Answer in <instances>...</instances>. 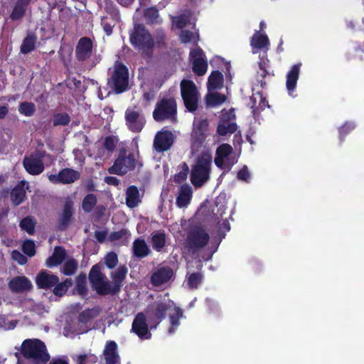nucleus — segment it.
Segmentation results:
<instances>
[{
    "label": "nucleus",
    "mask_w": 364,
    "mask_h": 364,
    "mask_svg": "<svg viewBox=\"0 0 364 364\" xmlns=\"http://www.w3.org/2000/svg\"><path fill=\"white\" fill-rule=\"evenodd\" d=\"M166 316H168L170 323L168 332L169 334H173L181 325V320L183 318V315L181 309L167 298L150 306L146 314L139 313L132 323V329L140 338L149 339L151 334L149 331L146 319L150 323H154L156 327Z\"/></svg>",
    "instance_id": "obj_1"
},
{
    "label": "nucleus",
    "mask_w": 364,
    "mask_h": 364,
    "mask_svg": "<svg viewBox=\"0 0 364 364\" xmlns=\"http://www.w3.org/2000/svg\"><path fill=\"white\" fill-rule=\"evenodd\" d=\"M211 164V154L209 150H205L192 168L191 181L193 186L200 187L209 179Z\"/></svg>",
    "instance_id": "obj_2"
},
{
    "label": "nucleus",
    "mask_w": 364,
    "mask_h": 364,
    "mask_svg": "<svg viewBox=\"0 0 364 364\" xmlns=\"http://www.w3.org/2000/svg\"><path fill=\"white\" fill-rule=\"evenodd\" d=\"M21 352L24 357L32 359L36 363H46L50 359L46 345L38 339L24 341Z\"/></svg>",
    "instance_id": "obj_3"
},
{
    "label": "nucleus",
    "mask_w": 364,
    "mask_h": 364,
    "mask_svg": "<svg viewBox=\"0 0 364 364\" xmlns=\"http://www.w3.org/2000/svg\"><path fill=\"white\" fill-rule=\"evenodd\" d=\"M130 42L141 54H146L154 44L150 33L139 24L135 25L131 33Z\"/></svg>",
    "instance_id": "obj_4"
},
{
    "label": "nucleus",
    "mask_w": 364,
    "mask_h": 364,
    "mask_svg": "<svg viewBox=\"0 0 364 364\" xmlns=\"http://www.w3.org/2000/svg\"><path fill=\"white\" fill-rule=\"evenodd\" d=\"M141 166L137 153H124L116 159L109 171L110 173L122 175Z\"/></svg>",
    "instance_id": "obj_5"
},
{
    "label": "nucleus",
    "mask_w": 364,
    "mask_h": 364,
    "mask_svg": "<svg viewBox=\"0 0 364 364\" xmlns=\"http://www.w3.org/2000/svg\"><path fill=\"white\" fill-rule=\"evenodd\" d=\"M154 119L157 122L168 119L176 120V103L173 98L163 99L156 105L153 113Z\"/></svg>",
    "instance_id": "obj_6"
},
{
    "label": "nucleus",
    "mask_w": 364,
    "mask_h": 364,
    "mask_svg": "<svg viewBox=\"0 0 364 364\" xmlns=\"http://www.w3.org/2000/svg\"><path fill=\"white\" fill-rule=\"evenodd\" d=\"M181 96L184 105L190 112L195 111L198 107L199 93L195 83L188 80H183L181 82Z\"/></svg>",
    "instance_id": "obj_7"
},
{
    "label": "nucleus",
    "mask_w": 364,
    "mask_h": 364,
    "mask_svg": "<svg viewBox=\"0 0 364 364\" xmlns=\"http://www.w3.org/2000/svg\"><path fill=\"white\" fill-rule=\"evenodd\" d=\"M90 281L92 288L100 294L114 293L112 284L106 280L105 276L101 272L100 267L95 265L90 270L89 274Z\"/></svg>",
    "instance_id": "obj_8"
},
{
    "label": "nucleus",
    "mask_w": 364,
    "mask_h": 364,
    "mask_svg": "<svg viewBox=\"0 0 364 364\" xmlns=\"http://www.w3.org/2000/svg\"><path fill=\"white\" fill-rule=\"evenodd\" d=\"M128 82L129 74L127 68L121 63H116L109 84L112 85L115 92L121 93L127 88Z\"/></svg>",
    "instance_id": "obj_9"
},
{
    "label": "nucleus",
    "mask_w": 364,
    "mask_h": 364,
    "mask_svg": "<svg viewBox=\"0 0 364 364\" xmlns=\"http://www.w3.org/2000/svg\"><path fill=\"white\" fill-rule=\"evenodd\" d=\"M105 15L102 17V26L107 35L112 33V28L119 21L120 15L116 5L111 0H106L104 6Z\"/></svg>",
    "instance_id": "obj_10"
},
{
    "label": "nucleus",
    "mask_w": 364,
    "mask_h": 364,
    "mask_svg": "<svg viewBox=\"0 0 364 364\" xmlns=\"http://www.w3.org/2000/svg\"><path fill=\"white\" fill-rule=\"evenodd\" d=\"M232 149L229 144L220 145L216 151L215 165L224 171H229L235 163V159L232 156Z\"/></svg>",
    "instance_id": "obj_11"
},
{
    "label": "nucleus",
    "mask_w": 364,
    "mask_h": 364,
    "mask_svg": "<svg viewBox=\"0 0 364 364\" xmlns=\"http://www.w3.org/2000/svg\"><path fill=\"white\" fill-rule=\"evenodd\" d=\"M174 272L168 267H161L154 272L151 282L156 287H166L173 280Z\"/></svg>",
    "instance_id": "obj_12"
},
{
    "label": "nucleus",
    "mask_w": 364,
    "mask_h": 364,
    "mask_svg": "<svg viewBox=\"0 0 364 364\" xmlns=\"http://www.w3.org/2000/svg\"><path fill=\"white\" fill-rule=\"evenodd\" d=\"M209 240L208 234L202 228L192 230L187 238V246L190 250H196L205 246Z\"/></svg>",
    "instance_id": "obj_13"
},
{
    "label": "nucleus",
    "mask_w": 364,
    "mask_h": 364,
    "mask_svg": "<svg viewBox=\"0 0 364 364\" xmlns=\"http://www.w3.org/2000/svg\"><path fill=\"white\" fill-rule=\"evenodd\" d=\"M190 58L192 62L193 71L198 75H203L207 72L208 63L203 50L196 48L191 51Z\"/></svg>",
    "instance_id": "obj_14"
},
{
    "label": "nucleus",
    "mask_w": 364,
    "mask_h": 364,
    "mask_svg": "<svg viewBox=\"0 0 364 364\" xmlns=\"http://www.w3.org/2000/svg\"><path fill=\"white\" fill-rule=\"evenodd\" d=\"M208 126L206 119L195 120L193 122V130L192 133V149L197 151V149L202 145L205 139V132Z\"/></svg>",
    "instance_id": "obj_15"
},
{
    "label": "nucleus",
    "mask_w": 364,
    "mask_h": 364,
    "mask_svg": "<svg viewBox=\"0 0 364 364\" xmlns=\"http://www.w3.org/2000/svg\"><path fill=\"white\" fill-rule=\"evenodd\" d=\"M23 164L26 171L31 175H38L44 170L42 157L38 154L26 156Z\"/></svg>",
    "instance_id": "obj_16"
},
{
    "label": "nucleus",
    "mask_w": 364,
    "mask_h": 364,
    "mask_svg": "<svg viewBox=\"0 0 364 364\" xmlns=\"http://www.w3.org/2000/svg\"><path fill=\"white\" fill-rule=\"evenodd\" d=\"M80 173L72 168H64L58 174H51L48 179L53 183H61L64 184L71 183L80 178Z\"/></svg>",
    "instance_id": "obj_17"
},
{
    "label": "nucleus",
    "mask_w": 364,
    "mask_h": 364,
    "mask_svg": "<svg viewBox=\"0 0 364 364\" xmlns=\"http://www.w3.org/2000/svg\"><path fill=\"white\" fill-rule=\"evenodd\" d=\"M173 140V134L171 132L162 130L158 132L155 136L154 149L159 152L167 151L171 146Z\"/></svg>",
    "instance_id": "obj_18"
},
{
    "label": "nucleus",
    "mask_w": 364,
    "mask_h": 364,
    "mask_svg": "<svg viewBox=\"0 0 364 364\" xmlns=\"http://www.w3.org/2000/svg\"><path fill=\"white\" fill-rule=\"evenodd\" d=\"M102 361L105 364H121L118 346L114 341H107L103 350Z\"/></svg>",
    "instance_id": "obj_19"
},
{
    "label": "nucleus",
    "mask_w": 364,
    "mask_h": 364,
    "mask_svg": "<svg viewBox=\"0 0 364 364\" xmlns=\"http://www.w3.org/2000/svg\"><path fill=\"white\" fill-rule=\"evenodd\" d=\"M301 63L293 65L286 75V87L288 94L291 97H294L293 94L296 90L297 81L299 77Z\"/></svg>",
    "instance_id": "obj_20"
},
{
    "label": "nucleus",
    "mask_w": 364,
    "mask_h": 364,
    "mask_svg": "<svg viewBox=\"0 0 364 364\" xmlns=\"http://www.w3.org/2000/svg\"><path fill=\"white\" fill-rule=\"evenodd\" d=\"M126 122L128 127L133 132H140L145 124L144 117L139 112L128 109L126 112Z\"/></svg>",
    "instance_id": "obj_21"
},
{
    "label": "nucleus",
    "mask_w": 364,
    "mask_h": 364,
    "mask_svg": "<svg viewBox=\"0 0 364 364\" xmlns=\"http://www.w3.org/2000/svg\"><path fill=\"white\" fill-rule=\"evenodd\" d=\"M235 115L232 110L223 113V118L218 127V132L221 136H225L228 133H233L237 129L236 124L232 122Z\"/></svg>",
    "instance_id": "obj_22"
},
{
    "label": "nucleus",
    "mask_w": 364,
    "mask_h": 364,
    "mask_svg": "<svg viewBox=\"0 0 364 364\" xmlns=\"http://www.w3.org/2000/svg\"><path fill=\"white\" fill-rule=\"evenodd\" d=\"M33 285L31 281L26 277H16L9 283V287L13 292H24L29 291Z\"/></svg>",
    "instance_id": "obj_23"
},
{
    "label": "nucleus",
    "mask_w": 364,
    "mask_h": 364,
    "mask_svg": "<svg viewBox=\"0 0 364 364\" xmlns=\"http://www.w3.org/2000/svg\"><path fill=\"white\" fill-rule=\"evenodd\" d=\"M58 277L46 271L39 273L36 278V283L41 289H49L58 283Z\"/></svg>",
    "instance_id": "obj_24"
},
{
    "label": "nucleus",
    "mask_w": 364,
    "mask_h": 364,
    "mask_svg": "<svg viewBox=\"0 0 364 364\" xmlns=\"http://www.w3.org/2000/svg\"><path fill=\"white\" fill-rule=\"evenodd\" d=\"M92 53V43L88 38L80 39L76 48V56L79 60H86Z\"/></svg>",
    "instance_id": "obj_25"
},
{
    "label": "nucleus",
    "mask_w": 364,
    "mask_h": 364,
    "mask_svg": "<svg viewBox=\"0 0 364 364\" xmlns=\"http://www.w3.org/2000/svg\"><path fill=\"white\" fill-rule=\"evenodd\" d=\"M250 45L253 53H256L262 49L268 50L269 46V38L265 33L256 31L252 37Z\"/></svg>",
    "instance_id": "obj_26"
},
{
    "label": "nucleus",
    "mask_w": 364,
    "mask_h": 364,
    "mask_svg": "<svg viewBox=\"0 0 364 364\" xmlns=\"http://www.w3.org/2000/svg\"><path fill=\"white\" fill-rule=\"evenodd\" d=\"M250 105L252 109V112L254 113V114L259 113L265 107H268L267 102L266 101L265 97H263L261 92H255V90H253L252 95L250 97Z\"/></svg>",
    "instance_id": "obj_27"
},
{
    "label": "nucleus",
    "mask_w": 364,
    "mask_h": 364,
    "mask_svg": "<svg viewBox=\"0 0 364 364\" xmlns=\"http://www.w3.org/2000/svg\"><path fill=\"white\" fill-rule=\"evenodd\" d=\"M191 198V187L188 185L181 186L176 198V204L179 208L185 207L190 203Z\"/></svg>",
    "instance_id": "obj_28"
},
{
    "label": "nucleus",
    "mask_w": 364,
    "mask_h": 364,
    "mask_svg": "<svg viewBox=\"0 0 364 364\" xmlns=\"http://www.w3.org/2000/svg\"><path fill=\"white\" fill-rule=\"evenodd\" d=\"M28 186L25 181H21L11 191V197L14 204L19 205L23 200L26 196V188Z\"/></svg>",
    "instance_id": "obj_29"
},
{
    "label": "nucleus",
    "mask_w": 364,
    "mask_h": 364,
    "mask_svg": "<svg viewBox=\"0 0 364 364\" xmlns=\"http://www.w3.org/2000/svg\"><path fill=\"white\" fill-rule=\"evenodd\" d=\"M141 202V196L136 186L129 187L126 192V203L128 207L132 208L136 207Z\"/></svg>",
    "instance_id": "obj_30"
},
{
    "label": "nucleus",
    "mask_w": 364,
    "mask_h": 364,
    "mask_svg": "<svg viewBox=\"0 0 364 364\" xmlns=\"http://www.w3.org/2000/svg\"><path fill=\"white\" fill-rule=\"evenodd\" d=\"M195 18L188 12L172 18L173 26L177 28L182 29L188 25H193Z\"/></svg>",
    "instance_id": "obj_31"
},
{
    "label": "nucleus",
    "mask_w": 364,
    "mask_h": 364,
    "mask_svg": "<svg viewBox=\"0 0 364 364\" xmlns=\"http://www.w3.org/2000/svg\"><path fill=\"white\" fill-rule=\"evenodd\" d=\"M223 85V75L218 71H213L210 75L208 80V91L220 89Z\"/></svg>",
    "instance_id": "obj_32"
},
{
    "label": "nucleus",
    "mask_w": 364,
    "mask_h": 364,
    "mask_svg": "<svg viewBox=\"0 0 364 364\" xmlns=\"http://www.w3.org/2000/svg\"><path fill=\"white\" fill-rule=\"evenodd\" d=\"M127 273V268L124 266L119 267L112 274V280H113V288L114 291H117L120 287L122 286V283L123 280L125 279Z\"/></svg>",
    "instance_id": "obj_33"
},
{
    "label": "nucleus",
    "mask_w": 364,
    "mask_h": 364,
    "mask_svg": "<svg viewBox=\"0 0 364 364\" xmlns=\"http://www.w3.org/2000/svg\"><path fill=\"white\" fill-rule=\"evenodd\" d=\"M65 257V250L62 247H55L54 252L49 258L46 260V265L48 267H52L60 264Z\"/></svg>",
    "instance_id": "obj_34"
},
{
    "label": "nucleus",
    "mask_w": 364,
    "mask_h": 364,
    "mask_svg": "<svg viewBox=\"0 0 364 364\" xmlns=\"http://www.w3.org/2000/svg\"><path fill=\"white\" fill-rule=\"evenodd\" d=\"M226 96L213 91H208L205 102L208 107H217L226 101Z\"/></svg>",
    "instance_id": "obj_35"
},
{
    "label": "nucleus",
    "mask_w": 364,
    "mask_h": 364,
    "mask_svg": "<svg viewBox=\"0 0 364 364\" xmlns=\"http://www.w3.org/2000/svg\"><path fill=\"white\" fill-rule=\"evenodd\" d=\"M30 1L31 0H16L11 14V18L13 20H18L22 18Z\"/></svg>",
    "instance_id": "obj_36"
},
{
    "label": "nucleus",
    "mask_w": 364,
    "mask_h": 364,
    "mask_svg": "<svg viewBox=\"0 0 364 364\" xmlns=\"http://www.w3.org/2000/svg\"><path fill=\"white\" fill-rule=\"evenodd\" d=\"M134 255L139 257H144L149 253V249L143 240L138 239L133 244Z\"/></svg>",
    "instance_id": "obj_37"
},
{
    "label": "nucleus",
    "mask_w": 364,
    "mask_h": 364,
    "mask_svg": "<svg viewBox=\"0 0 364 364\" xmlns=\"http://www.w3.org/2000/svg\"><path fill=\"white\" fill-rule=\"evenodd\" d=\"M73 213V203L71 200H68L64 205L63 211L60 218V224L63 226H65L69 223Z\"/></svg>",
    "instance_id": "obj_38"
},
{
    "label": "nucleus",
    "mask_w": 364,
    "mask_h": 364,
    "mask_svg": "<svg viewBox=\"0 0 364 364\" xmlns=\"http://www.w3.org/2000/svg\"><path fill=\"white\" fill-rule=\"evenodd\" d=\"M130 235V233L127 230H121L118 232H112L109 235V240L124 245L129 242Z\"/></svg>",
    "instance_id": "obj_39"
},
{
    "label": "nucleus",
    "mask_w": 364,
    "mask_h": 364,
    "mask_svg": "<svg viewBox=\"0 0 364 364\" xmlns=\"http://www.w3.org/2000/svg\"><path fill=\"white\" fill-rule=\"evenodd\" d=\"M36 38L33 35H28L23 41L21 51L23 54L28 53L36 48Z\"/></svg>",
    "instance_id": "obj_40"
},
{
    "label": "nucleus",
    "mask_w": 364,
    "mask_h": 364,
    "mask_svg": "<svg viewBox=\"0 0 364 364\" xmlns=\"http://www.w3.org/2000/svg\"><path fill=\"white\" fill-rule=\"evenodd\" d=\"M151 240L153 247L157 251H160L165 245L166 237L163 232H154Z\"/></svg>",
    "instance_id": "obj_41"
},
{
    "label": "nucleus",
    "mask_w": 364,
    "mask_h": 364,
    "mask_svg": "<svg viewBox=\"0 0 364 364\" xmlns=\"http://www.w3.org/2000/svg\"><path fill=\"white\" fill-rule=\"evenodd\" d=\"M79 323H68L64 328L63 335L68 338H73L75 335L83 333L85 331L78 329L77 326Z\"/></svg>",
    "instance_id": "obj_42"
},
{
    "label": "nucleus",
    "mask_w": 364,
    "mask_h": 364,
    "mask_svg": "<svg viewBox=\"0 0 364 364\" xmlns=\"http://www.w3.org/2000/svg\"><path fill=\"white\" fill-rule=\"evenodd\" d=\"M202 275L200 273H193L187 277V285L190 289H196L202 282Z\"/></svg>",
    "instance_id": "obj_43"
},
{
    "label": "nucleus",
    "mask_w": 364,
    "mask_h": 364,
    "mask_svg": "<svg viewBox=\"0 0 364 364\" xmlns=\"http://www.w3.org/2000/svg\"><path fill=\"white\" fill-rule=\"evenodd\" d=\"M87 279L85 275H80L77 278L75 291L81 296L85 295L87 292Z\"/></svg>",
    "instance_id": "obj_44"
},
{
    "label": "nucleus",
    "mask_w": 364,
    "mask_h": 364,
    "mask_svg": "<svg viewBox=\"0 0 364 364\" xmlns=\"http://www.w3.org/2000/svg\"><path fill=\"white\" fill-rule=\"evenodd\" d=\"M36 222L30 217L23 218L20 223V227L22 230L26 231L29 235L34 232Z\"/></svg>",
    "instance_id": "obj_45"
},
{
    "label": "nucleus",
    "mask_w": 364,
    "mask_h": 364,
    "mask_svg": "<svg viewBox=\"0 0 364 364\" xmlns=\"http://www.w3.org/2000/svg\"><path fill=\"white\" fill-rule=\"evenodd\" d=\"M72 285L70 279H67L63 283L57 284L53 289V293L56 296H61L67 291L68 289Z\"/></svg>",
    "instance_id": "obj_46"
},
{
    "label": "nucleus",
    "mask_w": 364,
    "mask_h": 364,
    "mask_svg": "<svg viewBox=\"0 0 364 364\" xmlns=\"http://www.w3.org/2000/svg\"><path fill=\"white\" fill-rule=\"evenodd\" d=\"M97 202L96 198L93 194H89L85 197L82 208L85 212H90Z\"/></svg>",
    "instance_id": "obj_47"
},
{
    "label": "nucleus",
    "mask_w": 364,
    "mask_h": 364,
    "mask_svg": "<svg viewBox=\"0 0 364 364\" xmlns=\"http://www.w3.org/2000/svg\"><path fill=\"white\" fill-rule=\"evenodd\" d=\"M180 39L182 43H196L198 40V35L187 31H183L180 35Z\"/></svg>",
    "instance_id": "obj_48"
},
{
    "label": "nucleus",
    "mask_w": 364,
    "mask_h": 364,
    "mask_svg": "<svg viewBox=\"0 0 364 364\" xmlns=\"http://www.w3.org/2000/svg\"><path fill=\"white\" fill-rule=\"evenodd\" d=\"M77 267V263L75 259H68L63 265L62 272L65 275L73 274Z\"/></svg>",
    "instance_id": "obj_49"
},
{
    "label": "nucleus",
    "mask_w": 364,
    "mask_h": 364,
    "mask_svg": "<svg viewBox=\"0 0 364 364\" xmlns=\"http://www.w3.org/2000/svg\"><path fill=\"white\" fill-rule=\"evenodd\" d=\"M97 360V356L90 353L79 355L77 356L78 364H95Z\"/></svg>",
    "instance_id": "obj_50"
},
{
    "label": "nucleus",
    "mask_w": 364,
    "mask_h": 364,
    "mask_svg": "<svg viewBox=\"0 0 364 364\" xmlns=\"http://www.w3.org/2000/svg\"><path fill=\"white\" fill-rule=\"evenodd\" d=\"M144 18L149 23L158 22L159 14L155 8H148L144 11Z\"/></svg>",
    "instance_id": "obj_51"
},
{
    "label": "nucleus",
    "mask_w": 364,
    "mask_h": 364,
    "mask_svg": "<svg viewBox=\"0 0 364 364\" xmlns=\"http://www.w3.org/2000/svg\"><path fill=\"white\" fill-rule=\"evenodd\" d=\"M34 109V105L30 102L21 103L18 109L19 112L26 116H31L33 113Z\"/></svg>",
    "instance_id": "obj_52"
},
{
    "label": "nucleus",
    "mask_w": 364,
    "mask_h": 364,
    "mask_svg": "<svg viewBox=\"0 0 364 364\" xmlns=\"http://www.w3.org/2000/svg\"><path fill=\"white\" fill-rule=\"evenodd\" d=\"M17 321L16 320H9L4 316H0V328L4 330L14 329L16 326Z\"/></svg>",
    "instance_id": "obj_53"
},
{
    "label": "nucleus",
    "mask_w": 364,
    "mask_h": 364,
    "mask_svg": "<svg viewBox=\"0 0 364 364\" xmlns=\"http://www.w3.org/2000/svg\"><path fill=\"white\" fill-rule=\"evenodd\" d=\"M23 252L29 257H32L36 253L35 244L31 240H26L22 245Z\"/></svg>",
    "instance_id": "obj_54"
},
{
    "label": "nucleus",
    "mask_w": 364,
    "mask_h": 364,
    "mask_svg": "<svg viewBox=\"0 0 364 364\" xmlns=\"http://www.w3.org/2000/svg\"><path fill=\"white\" fill-rule=\"evenodd\" d=\"M70 122V117L67 114H58L54 116V125H66Z\"/></svg>",
    "instance_id": "obj_55"
},
{
    "label": "nucleus",
    "mask_w": 364,
    "mask_h": 364,
    "mask_svg": "<svg viewBox=\"0 0 364 364\" xmlns=\"http://www.w3.org/2000/svg\"><path fill=\"white\" fill-rule=\"evenodd\" d=\"M105 260L107 267L112 269L116 266L118 262L117 255L114 252H109L105 257Z\"/></svg>",
    "instance_id": "obj_56"
},
{
    "label": "nucleus",
    "mask_w": 364,
    "mask_h": 364,
    "mask_svg": "<svg viewBox=\"0 0 364 364\" xmlns=\"http://www.w3.org/2000/svg\"><path fill=\"white\" fill-rule=\"evenodd\" d=\"M188 173V167L187 165L184 164L183 166V169L179 173L175 175V181L177 183H181L184 181L187 178Z\"/></svg>",
    "instance_id": "obj_57"
},
{
    "label": "nucleus",
    "mask_w": 364,
    "mask_h": 364,
    "mask_svg": "<svg viewBox=\"0 0 364 364\" xmlns=\"http://www.w3.org/2000/svg\"><path fill=\"white\" fill-rule=\"evenodd\" d=\"M11 256L13 259L16 261L19 264H24L27 262L26 257L17 250L13 251Z\"/></svg>",
    "instance_id": "obj_58"
},
{
    "label": "nucleus",
    "mask_w": 364,
    "mask_h": 364,
    "mask_svg": "<svg viewBox=\"0 0 364 364\" xmlns=\"http://www.w3.org/2000/svg\"><path fill=\"white\" fill-rule=\"evenodd\" d=\"M355 128L353 123H346L343 127L339 128V133L341 136L347 134Z\"/></svg>",
    "instance_id": "obj_59"
},
{
    "label": "nucleus",
    "mask_w": 364,
    "mask_h": 364,
    "mask_svg": "<svg viewBox=\"0 0 364 364\" xmlns=\"http://www.w3.org/2000/svg\"><path fill=\"white\" fill-rule=\"evenodd\" d=\"M250 173L246 166L243 167L238 173H237V178L239 180L248 181L250 178Z\"/></svg>",
    "instance_id": "obj_60"
},
{
    "label": "nucleus",
    "mask_w": 364,
    "mask_h": 364,
    "mask_svg": "<svg viewBox=\"0 0 364 364\" xmlns=\"http://www.w3.org/2000/svg\"><path fill=\"white\" fill-rule=\"evenodd\" d=\"M96 312L97 311L95 310H94V309L87 310V311H83L80 314V321L85 322L86 321V319L85 318V316H88V317L93 316L95 315Z\"/></svg>",
    "instance_id": "obj_61"
},
{
    "label": "nucleus",
    "mask_w": 364,
    "mask_h": 364,
    "mask_svg": "<svg viewBox=\"0 0 364 364\" xmlns=\"http://www.w3.org/2000/svg\"><path fill=\"white\" fill-rule=\"evenodd\" d=\"M31 309H32V311L36 312L38 314H41L43 312L47 311V309H46V307L41 304H35L32 306Z\"/></svg>",
    "instance_id": "obj_62"
},
{
    "label": "nucleus",
    "mask_w": 364,
    "mask_h": 364,
    "mask_svg": "<svg viewBox=\"0 0 364 364\" xmlns=\"http://www.w3.org/2000/svg\"><path fill=\"white\" fill-rule=\"evenodd\" d=\"M95 235L96 239L100 242H103L107 237V232L104 230L96 231Z\"/></svg>",
    "instance_id": "obj_63"
},
{
    "label": "nucleus",
    "mask_w": 364,
    "mask_h": 364,
    "mask_svg": "<svg viewBox=\"0 0 364 364\" xmlns=\"http://www.w3.org/2000/svg\"><path fill=\"white\" fill-rule=\"evenodd\" d=\"M105 181H106L107 183L114 186H117L119 183V180L114 176L105 177Z\"/></svg>",
    "instance_id": "obj_64"
}]
</instances>
